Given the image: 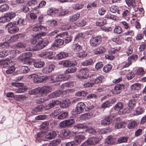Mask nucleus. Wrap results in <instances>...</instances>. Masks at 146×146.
<instances>
[{
    "instance_id": "f257e3e1",
    "label": "nucleus",
    "mask_w": 146,
    "mask_h": 146,
    "mask_svg": "<svg viewBox=\"0 0 146 146\" xmlns=\"http://www.w3.org/2000/svg\"><path fill=\"white\" fill-rule=\"evenodd\" d=\"M52 90L51 86H44L30 90L28 93L30 95L37 94L40 96H44L51 92Z\"/></svg>"
},
{
    "instance_id": "f03ea898",
    "label": "nucleus",
    "mask_w": 146,
    "mask_h": 146,
    "mask_svg": "<svg viewBox=\"0 0 146 146\" xmlns=\"http://www.w3.org/2000/svg\"><path fill=\"white\" fill-rule=\"evenodd\" d=\"M42 40V38L41 37L39 36L37 34L35 36L33 37L31 40V43L32 45H36L32 48H30L26 50L29 51H37L40 50V49H37L38 45H40V43Z\"/></svg>"
},
{
    "instance_id": "7ed1b4c3",
    "label": "nucleus",
    "mask_w": 146,
    "mask_h": 146,
    "mask_svg": "<svg viewBox=\"0 0 146 146\" xmlns=\"http://www.w3.org/2000/svg\"><path fill=\"white\" fill-rule=\"evenodd\" d=\"M32 54L31 52H27L22 54L21 60L25 64H30V63L33 60L31 58Z\"/></svg>"
},
{
    "instance_id": "20e7f679",
    "label": "nucleus",
    "mask_w": 146,
    "mask_h": 146,
    "mask_svg": "<svg viewBox=\"0 0 146 146\" xmlns=\"http://www.w3.org/2000/svg\"><path fill=\"white\" fill-rule=\"evenodd\" d=\"M7 28L9 33L11 34H13L17 32L19 30V29L16 26V23L10 22L6 26Z\"/></svg>"
},
{
    "instance_id": "39448f33",
    "label": "nucleus",
    "mask_w": 146,
    "mask_h": 146,
    "mask_svg": "<svg viewBox=\"0 0 146 146\" xmlns=\"http://www.w3.org/2000/svg\"><path fill=\"white\" fill-rule=\"evenodd\" d=\"M135 104L136 102L134 100L132 99L129 100L128 104V107L129 108H125L124 110H122L121 112H120V114H123L124 113H130L133 109Z\"/></svg>"
},
{
    "instance_id": "423d86ee",
    "label": "nucleus",
    "mask_w": 146,
    "mask_h": 146,
    "mask_svg": "<svg viewBox=\"0 0 146 146\" xmlns=\"http://www.w3.org/2000/svg\"><path fill=\"white\" fill-rule=\"evenodd\" d=\"M75 121L74 119H68L61 121L59 123V125L61 128H66L70 126Z\"/></svg>"
},
{
    "instance_id": "0eeeda50",
    "label": "nucleus",
    "mask_w": 146,
    "mask_h": 146,
    "mask_svg": "<svg viewBox=\"0 0 146 146\" xmlns=\"http://www.w3.org/2000/svg\"><path fill=\"white\" fill-rule=\"evenodd\" d=\"M85 107L84 103L80 102L78 103L75 109L73 111L74 114L76 115L82 113L84 110Z\"/></svg>"
},
{
    "instance_id": "6e6552de",
    "label": "nucleus",
    "mask_w": 146,
    "mask_h": 146,
    "mask_svg": "<svg viewBox=\"0 0 146 146\" xmlns=\"http://www.w3.org/2000/svg\"><path fill=\"white\" fill-rule=\"evenodd\" d=\"M101 139L100 137H90L84 143H85L86 146L95 145L97 144Z\"/></svg>"
},
{
    "instance_id": "1a4fd4ad",
    "label": "nucleus",
    "mask_w": 146,
    "mask_h": 146,
    "mask_svg": "<svg viewBox=\"0 0 146 146\" xmlns=\"http://www.w3.org/2000/svg\"><path fill=\"white\" fill-rule=\"evenodd\" d=\"M88 71V69L87 68L81 69L79 74L76 76L77 77L80 79H84L87 78L89 74Z\"/></svg>"
},
{
    "instance_id": "9d476101",
    "label": "nucleus",
    "mask_w": 146,
    "mask_h": 146,
    "mask_svg": "<svg viewBox=\"0 0 146 146\" xmlns=\"http://www.w3.org/2000/svg\"><path fill=\"white\" fill-rule=\"evenodd\" d=\"M101 38L100 36H97L91 38L90 40V45L92 47L98 46L100 44Z\"/></svg>"
},
{
    "instance_id": "9b49d317",
    "label": "nucleus",
    "mask_w": 146,
    "mask_h": 146,
    "mask_svg": "<svg viewBox=\"0 0 146 146\" xmlns=\"http://www.w3.org/2000/svg\"><path fill=\"white\" fill-rule=\"evenodd\" d=\"M115 114H111L106 117L104 119L101 120V124L104 125H108L110 124L112 122L113 119L114 118Z\"/></svg>"
},
{
    "instance_id": "f8f14e48",
    "label": "nucleus",
    "mask_w": 146,
    "mask_h": 146,
    "mask_svg": "<svg viewBox=\"0 0 146 146\" xmlns=\"http://www.w3.org/2000/svg\"><path fill=\"white\" fill-rule=\"evenodd\" d=\"M115 139L113 137H106L102 144V146H110V145L113 143Z\"/></svg>"
},
{
    "instance_id": "ddd939ff",
    "label": "nucleus",
    "mask_w": 146,
    "mask_h": 146,
    "mask_svg": "<svg viewBox=\"0 0 146 146\" xmlns=\"http://www.w3.org/2000/svg\"><path fill=\"white\" fill-rule=\"evenodd\" d=\"M124 88L123 85L117 84L115 86L114 89L112 90V93L115 94H118L121 92V90L123 89Z\"/></svg>"
},
{
    "instance_id": "4468645a",
    "label": "nucleus",
    "mask_w": 146,
    "mask_h": 146,
    "mask_svg": "<svg viewBox=\"0 0 146 146\" xmlns=\"http://www.w3.org/2000/svg\"><path fill=\"white\" fill-rule=\"evenodd\" d=\"M61 90H57L49 94L48 96L49 98H52L55 97H58L61 96L64 93Z\"/></svg>"
},
{
    "instance_id": "2eb2a0df",
    "label": "nucleus",
    "mask_w": 146,
    "mask_h": 146,
    "mask_svg": "<svg viewBox=\"0 0 146 146\" xmlns=\"http://www.w3.org/2000/svg\"><path fill=\"white\" fill-rule=\"evenodd\" d=\"M55 67L53 64H51L49 66L44 68L42 69V72L44 73L48 74L51 72Z\"/></svg>"
},
{
    "instance_id": "dca6fc26",
    "label": "nucleus",
    "mask_w": 146,
    "mask_h": 146,
    "mask_svg": "<svg viewBox=\"0 0 146 146\" xmlns=\"http://www.w3.org/2000/svg\"><path fill=\"white\" fill-rule=\"evenodd\" d=\"M53 54V52L52 51H45L39 54L38 55L40 57L45 58L52 56Z\"/></svg>"
},
{
    "instance_id": "f3484780",
    "label": "nucleus",
    "mask_w": 146,
    "mask_h": 146,
    "mask_svg": "<svg viewBox=\"0 0 146 146\" xmlns=\"http://www.w3.org/2000/svg\"><path fill=\"white\" fill-rule=\"evenodd\" d=\"M49 123L47 121L43 122L40 125V131L44 132H46L48 129Z\"/></svg>"
},
{
    "instance_id": "a211bd4d",
    "label": "nucleus",
    "mask_w": 146,
    "mask_h": 146,
    "mask_svg": "<svg viewBox=\"0 0 146 146\" xmlns=\"http://www.w3.org/2000/svg\"><path fill=\"white\" fill-rule=\"evenodd\" d=\"M81 45L79 44V43L77 44H74L72 45V48L74 52H77L80 51L82 49V45L80 43Z\"/></svg>"
},
{
    "instance_id": "6ab92c4d",
    "label": "nucleus",
    "mask_w": 146,
    "mask_h": 146,
    "mask_svg": "<svg viewBox=\"0 0 146 146\" xmlns=\"http://www.w3.org/2000/svg\"><path fill=\"white\" fill-rule=\"evenodd\" d=\"M33 31L37 32L38 31H45L47 30V29L45 26H43L41 25H37L34 27L32 29Z\"/></svg>"
},
{
    "instance_id": "aec40b11",
    "label": "nucleus",
    "mask_w": 146,
    "mask_h": 146,
    "mask_svg": "<svg viewBox=\"0 0 146 146\" xmlns=\"http://www.w3.org/2000/svg\"><path fill=\"white\" fill-rule=\"evenodd\" d=\"M60 103V101L58 100H55L54 101L50 102L48 104L46 105V110H48L50 108H52L54 107L56 105Z\"/></svg>"
},
{
    "instance_id": "412c9836",
    "label": "nucleus",
    "mask_w": 146,
    "mask_h": 146,
    "mask_svg": "<svg viewBox=\"0 0 146 146\" xmlns=\"http://www.w3.org/2000/svg\"><path fill=\"white\" fill-rule=\"evenodd\" d=\"M106 48L103 46H101L94 50V53L96 54H98L104 52Z\"/></svg>"
},
{
    "instance_id": "4be33fe9",
    "label": "nucleus",
    "mask_w": 146,
    "mask_h": 146,
    "mask_svg": "<svg viewBox=\"0 0 146 146\" xmlns=\"http://www.w3.org/2000/svg\"><path fill=\"white\" fill-rule=\"evenodd\" d=\"M5 17L8 21H10L16 16L15 13L13 12H7L5 14Z\"/></svg>"
},
{
    "instance_id": "5701e85b",
    "label": "nucleus",
    "mask_w": 146,
    "mask_h": 146,
    "mask_svg": "<svg viewBox=\"0 0 146 146\" xmlns=\"http://www.w3.org/2000/svg\"><path fill=\"white\" fill-rule=\"evenodd\" d=\"M123 105L121 102H119L116 104L114 107V109L117 111H118V113L119 114L121 115L120 114V112H121L123 110L122 108H123Z\"/></svg>"
},
{
    "instance_id": "b1692460",
    "label": "nucleus",
    "mask_w": 146,
    "mask_h": 146,
    "mask_svg": "<svg viewBox=\"0 0 146 146\" xmlns=\"http://www.w3.org/2000/svg\"><path fill=\"white\" fill-rule=\"evenodd\" d=\"M29 78H31L33 82L39 83V76L36 74H33L29 76Z\"/></svg>"
},
{
    "instance_id": "393cba45",
    "label": "nucleus",
    "mask_w": 146,
    "mask_h": 146,
    "mask_svg": "<svg viewBox=\"0 0 146 146\" xmlns=\"http://www.w3.org/2000/svg\"><path fill=\"white\" fill-rule=\"evenodd\" d=\"M62 64L64 66L68 67L71 66H75L77 64V63L75 62L74 63H72L71 62L68 60H66L62 62Z\"/></svg>"
},
{
    "instance_id": "a878e982",
    "label": "nucleus",
    "mask_w": 146,
    "mask_h": 146,
    "mask_svg": "<svg viewBox=\"0 0 146 146\" xmlns=\"http://www.w3.org/2000/svg\"><path fill=\"white\" fill-rule=\"evenodd\" d=\"M104 77L103 76L101 75L97 77L94 82V84H100L104 82Z\"/></svg>"
},
{
    "instance_id": "bb28decb",
    "label": "nucleus",
    "mask_w": 146,
    "mask_h": 146,
    "mask_svg": "<svg viewBox=\"0 0 146 146\" xmlns=\"http://www.w3.org/2000/svg\"><path fill=\"white\" fill-rule=\"evenodd\" d=\"M64 44V40L60 39H56L54 42V45L56 47H60V46L63 45Z\"/></svg>"
},
{
    "instance_id": "cd10ccee",
    "label": "nucleus",
    "mask_w": 146,
    "mask_h": 146,
    "mask_svg": "<svg viewBox=\"0 0 146 146\" xmlns=\"http://www.w3.org/2000/svg\"><path fill=\"white\" fill-rule=\"evenodd\" d=\"M6 39L9 42H15L19 39L18 36L17 34L12 36H7L6 37Z\"/></svg>"
},
{
    "instance_id": "c85d7f7f",
    "label": "nucleus",
    "mask_w": 146,
    "mask_h": 146,
    "mask_svg": "<svg viewBox=\"0 0 146 146\" xmlns=\"http://www.w3.org/2000/svg\"><path fill=\"white\" fill-rule=\"evenodd\" d=\"M80 15L79 13H77L70 16L69 20L70 21L73 22L77 20L80 17Z\"/></svg>"
},
{
    "instance_id": "c756f323",
    "label": "nucleus",
    "mask_w": 146,
    "mask_h": 146,
    "mask_svg": "<svg viewBox=\"0 0 146 146\" xmlns=\"http://www.w3.org/2000/svg\"><path fill=\"white\" fill-rule=\"evenodd\" d=\"M27 90V88L25 87L19 86L15 89L14 90L16 93H23Z\"/></svg>"
},
{
    "instance_id": "7c9ffc66",
    "label": "nucleus",
    "mask_w": 146,
    "mask_h": 146,
    "mask_svg": "<svg viewBox=\"0 0 146 146\" xmlns=\"http://www.w3.org/2000/svg\"><path fill=\"white\" fill-rule=\"evenodd\" d=\"M60 106L64 108L69 106L70 104V101L68 99H66L61 102H60Z\"/></svg>"
},
{
    "instance_id": "2f4dec72",
    "label": "nucleus",
    "mask_w": 146,
    "mask_h": 146,
    "mask_svg": "<svg viewBox=\"0 0 146 146\" xmlns=\"http://www.w3.org/2000/svg\"><path fill=\"white\" fill-rule=\"evenodd\" d=\"M27 97L23 95H16L14 97V99L17 101H21L26 99Z\"/></svg>"
},
{
    "instance_id": "473e14b6",
    "label": "nucleus",
    "mask_w": 146,
    "mask_h": 146,
    "mask_svg": "<svg viewBox=\"0 0 146 146\" xmlns=\"http://www.w3.org/2000/svg\"><path fill=\"white\" fill-rule=\"evenodd\" d=\"M58 12V10H55V9L53 8H50L48 10L47 13L48 15L51 16L54 14L57 15Z\"/></svg>"
},
{
    "instance_id": "72a5a7b5",
    "label": "nucleus",
    "mask_w": 146,
    "mask_h": 146,
    "mask_svg": "<svg viewBox=\"0 0 146 146\" xmlns=\"http://www.w3.org/2000/svg\"><path fill=\"white\" fill-rule=\"evenodd\" d=\"M106 23V19H100L97 20L96 23V26L100 27L104 25Z\"/></svg>"
},
{
    "instance_id": "f704fd0d",
    "label": "nucleus",
    "mask_w": 146,
    "mask_h": 146,
    "mask_svg": "<svg viewBox=\"0 0 146 146\" xmlns=\"http://www.w3.org/2000/svg\"><path fill=\"white\" fill-rule=\"evenodd\" d=\"M74 86V84L72 82H69L65 83L61 85V88L63 89L67 87H71Z\"/></svg>"
},
{
    "instance_id": "c9c22d12",
    "label": "nucleus",
    "mask_w": 146,
    "mask_h": 146,
    "mask_svg": "<svg viewBox=\"0 0 146 146\" xmlns=\"http://www.w3.org/2000/svg\"><path fill=\"white\" fill-rule=\"evenodd\" d=\"M48 43V40H46L43 41V39L42 38V40L40 43V45H38V47H37V48L40 49V50L42 49L47 45Z\"/></svg>"
},
{
    "instance_id": "e433bc0d",
    "label": "nucleus",
    "mask_w": 146,
    "mask_h": 146,
    "mask_svg": "<svg viewBox=\"0 0 146 146\" xmlns=\"http://www.w3.org/2000/svg\"><path fill=\"white\" fill-rule=\"evenodd\" d=\"M131 64V62L127 60V61L122 62L120 64V66L122 68L128 67Z\"/></svg>"
},
{
    "instance_id": "4c0bfd02",
    "label": "nucleus",
    "mask_w": 146,
    "mask_h": 146,
    "mask_svg": "<svg viewBox=\"0 0 146 146\" xmlns=\"http://www.w3.org/2000/svg\"><path fill=\"white\" fill-rule=\"evenodd\" d=\"M110 10L112 13H115L117 11L118 14H120V13L118 9V7L115 5H112L110 8Z\"/></svg>"
},
{
    "instance_id": "58836bf2",
    "label": "nucleus",
    "mask_w": 146,
    "mask_h": 146,
    "mask_svg": "<svg viewBox=\"0 0 146 146\" xmlns=\"http://www.w3.org/2000/svg\"><path fill=\"white\" fill-rule=\"evenodd\" d=\"M143 111V110L142 108L138 107L134 111L133 114L135 115H138L141 114Z\"/></svg>"
},
{
    "instance_id": "ea45409f",
    "label": "nucleus",
    "mask_w": 146,
    "mask_h": 146,
    "mask_svg": "<svg viewBox=\"0 0 146 146\" xmlns=\"http://www.w3.org/2000/svg\"><path fill=\"white\" fill-rule=\"evenodd\" d=\"M131 90H138L141 89L140 84L139 83H136L132 85L131 87Z\"/></svg>"
},
{
    "instance_id": "a19ab883",
    "label": "nucleus",
    "mask_w": 146,
    "mask_h": 146,
    "mask_svg": "<svg viewBox=\"0 0 146 146\" xmlns=\"http://www.w3.org/2000/svg\"><path fill=\"white\" fill-rule=\"evenodd\" d=\"M93 61L92 58H90L85 60L81 63V64L84 66H88L91 65L93 63Z\"/></svg>"
},
{
    "instance_id": "79ce46f5",
    "label": "nucleus",
    "mask_w": 146,
    "mask_h": 146,
    "mask_svg": "<svg viewBox=\"0 0 146 146\" xmlns=\"http://www.w3.org/2000/svg\"><path fill=\"white\" fill-rule=\"evenodd\" d=\"M126 3L129 7L132 6L134 7L136 6L135 0H125Z\"/></svg>"
},
{
    "instance_id": "37998d69",
    "label": "nucleus",
    "mask_w": 146,
    "mask_h": 146,
    "mask_svg": "<svg viewBox=\"0 0 146 146\" xmlns=\"http://www.w3.org/2000/svg\"><path fill=\"white\" fill-rule=\"evenodd\" d=\"M44 62L43 61L35 62L33 63L34 67L36 68H40L43 66L44 64Z\"/></svg>"
},
{
    "instance_id": "c03bdc74",
    "label": "nucleus",
    "mask_w": 146,
    "mask_h": 146,
    "mask_svg": "<svg viewBox=\"0 0 146 146\" xmlns=\"http://www.w3.org/2000/svg\"><path fill=\"white\" fill-rule=\"evenodd\" d=\"M77 68L74 67L68 68L65 71V73H74L76 71Z\"/></svg>"
},
{
    "instance_id": "a18cd8bd",
    "label": "nucleus",
    "mask_w": 146,
    "mask_h": 146,
    "mask_svg": "<svg viewBox=\"0 0 146 146\" xmlns=\"http://www.w3.org/2000/svg\"><path fill=\"white\" fill-rule=\"evenodd\" d=\"M84 34L83 33H80L77 35L75 39V41H77L79 40H82L84 37Z\"/></svg>"
},
{
    "instance_id": "49530a36",
    "label": "nucleus",
    "mask_w": 146,
    "mask_h": 146,
    "mask_svg": "<svg viewBox=\"0 0 146 146\" xmlns=\"http://www.w3.org/2000/svg\"><path fill=\"white\" fill-rule=\"evenodd\" d=\"M48 24L50 27L54 28L57 25V21L54 20H50L48 22Z\"/></svg>"
},
{
    "instance_id": "de8ad7c7",
    "label": "nucleus",
    "mask_w": 146,
    "mask_h": 146,
    "mask_svg": "<svg viewBox=\"0 0 146 146\" xmlns=\"http://www.w3.org/2000/svg\"><path fill=\"white\" fill-rule=\"evenodd\" d=\"M68 12L69 11L68 10L62 9L59 12L58 11L57 15L58 16H64L68 14Z\"/></svg>"
},
{
    "instance_id": "09e8293b",
    "label": "nucleus",
    "mask_w": 146,
    "mask_h": 146,
    "mask_svg": "<svg viewBox=\"0 0 146 146\" xmlns=\"http://www.w3.org/2000/svg\"><path fill=\"white\" fill-rule=\"evenodd\" d=\"M97 131L99 133L102 134L106 133L110 131L111 130L109 128H108L102 129H98Z\"/></svg>"
},
{
    "instance_id": "8fccbe9b",
    "label": "nucleus",
    "mask_w": 146,
    "mask_h": 146,
    "mask_svg": "<svg viewBox=\"0 0 146 146\" xmlns=\"http://www.w3.org/2000/svg\"><path fill=\"white\" fill-rule=\"evenodd\" d=\"M122 31V29L119 26L115 27L113 30V32L114 33L118 34H121Z\"/></svg>"
},
{
    "instance_id": "3c124183",
    "label": "nucleus",
    "mask_w": 146,
    "mask_h": 146,
    "mask_svg": "<svg viewBox=\"0 0 146 146\" xmlns=\"http://www.w3.org/2000/svg\"><path fill=\"white\" fill-rule=\"evenodd\" d=\"M105 17L108 19H112L113 20H117V18L115 15L110 13H108L106 15H105Z\"/></svg>"
},
{
    "instance_id": "603ef678",
    "label": "nucleus",
    "mask_w": 146,
    "mask_h": 146,
    "mask_svg": "<svg viewBox=\"0 0 146 146\" xmlns=\"http://www.w3.org/2000/svg\"><path fill=\"white\" fill-rule=\"evenodd\" d=\"M9 9V7L7 4H3L0 6V11L4 12L7 11Z\"/></svg>"
},
{
    "instance_id": "864d4df0",
    "label": "nucleus",
    "mask_w": 146,
    "mask_h": 146,
    "mask_svg": "<svg viewBox=\"0 0 146 146\" xmlns=\"http://www.w3.org/2000/svg\"><path fill=\"white\" fill-rule=\"evenodd\" d=\"M112 66L110 64H107L105 65L103 69V71L105 72H108L111 70Z\"/></svg>"
},
{
    "instance_id": "5fc2aeb1",
    "label": "nucleus",
    "mask_w": 146,
    "mask_h": 146,
    "mask_svg": "<svg viewBox=\"0 0 146 146\" xmlns=\"http://www.w3.org/2000/svg\"><path fill=\"white\" fill-rule=\"evenodd\" d=\"M137 125V122L135 121H132L129 123L127 127L128 128L131 129L136 127Z\"/></svg>"
},
{
    "instance_id": "6e6d98bb",
    "label": "nucleus",
    "mask_w": 146,
    "mask_h": 146,
    "mask_svg": "<svg viewBox=\"0 0 146 146\" xmlns=\"http://www.w3.org/2000/svg\"><path fill=\"white\" fill-rule=\"evenodd\" d=\"M26 44L25 42H20L15 44L16 47L17 48H25L26 46Z\"/></svg>"
},
{
    "instance_id": "4d7b16f0",
    "label": "nucleus",
    "mask_w": 146,
    "mask_h": 146,
    "mask_svg": "<svg viewBox=\"0 0 146 146\" xmlns=\"http://www.w3.org/2000/svg\"><path fill=\"white\" fill-rule=\"evenodd\" d=\"M83 7V5L81 3L75 4L73 6V8L75 10H79L82 9Z\"/></svg>"
},
{
    "instance_id": "13d9d810",
    "label": "nucleus",
    "mask_w": 146,
    "mask_h": 146,
    "mask_svg": "<svg viewBox=\"0 0 146 146\" xmlns=\"http://www.w3.org/2000/svg\"><path fill=\"white\" fill-rule=\"evenodd\" d=\"M120 50V47H119L111 48L109 51V53L110 54H113L117 52Z\"/></svg>"
},
{
    "instance_id": "bf43d9fd",
    "label": "nucleus",
    "mask_w": 146,
    "mask_h": 146,
    "mask_svg": "<svg viewBox=\"0 0 146 146\" xmlns=\"http://www.w3.org/2000/svg\"><path fill=\"white\" fill-rule=\"evenodd\" d=\"M77 56L80 58H83L87 56V54L84 51L82 52H78L77 54Z\"/></svg>"
},
{
    "instance_id": "052dcab7",
    "label": "nucleus",
    "mask_w": 146,
    "mask_h": 146,
    "mask_svg": "<svg viewBox=\"0 0 146 146\" xmlns=\"http://www.w3.org/2000/svg\"><path fill=\"white\" fill-rule=\"evenodd\" d=\"M125 124L124 122H120L115 125V127L117 129L123 128L125 127Z\"/></svg>"
},
{
    "instance_id": "680f3d73",
    "label": "nucleus",
    "mask_w": 146,
    "mask_h": 146,
    "mask_svg": "<svg viewBox=\"0 0 146 146\" xmlns=\"http://www.w3.org/2000/svg\"><path fill=\"white\" fill-rule=\"evenodd\" d=\"M29 68L27 66H22L20 69V71L22 73H26L29 72Z\"/></svg>"
},
{
    "instance_id": "e2e57ef3",
    "label": "nucleus",
    "mask_w": 146,
    "mask_h": 146,
    "mask_svg": "<svg viewBox=\"0 0 146 146\" xmlns=\"http://www.w3.org/2000/svg\"><path fill=\"white\" fill-rule=\"evenodd\" d=\"M38 4L37 1L35 0H31L28 1L27 5L33 6L36 5Z\"/></svg>"
},
{
    "instance_id": "0e129e2a",
    "label": "nucleus",
    "mask_w": 146,
    "mask_h": 146,
    "mask_svg": "<svg viewBox=\"0 0 146 146\" xmlns=\"http://www.w3.org/2000/svg\"><path fill=\"white\" fill-rule=\"evenodd\" d=\"M10 60H4L1 61L0 64H3L4 67H9V64Z\"/></svg>"
},
{
    "instance_id": "69168bd1",
    "label": "nucleus",
    "mask_w": 146,
    "mask_h": 146,
    "mask_svg": "<svg viewBox=\"0 0 146 146\" xmlns=\"http://www.w3.org/2000/svg\"><path fill=\"white\" fill-rule=\"evenodd\" d=\"M61 141L60 139L52 141L50 143V146H55L60 143Z\"/></svg>"
},
{
    "instance_id": "338daca9",
    "label": "nucleus",
    "mask_w": 146,
    "mask_h": 146,
    "mask_svg": "<svg viewBox=\"0 0 146 146\" xmlns=\"http://www.w3.org/2000/svg\"><path fill=\"white\" fill-rule=\"evenodd\" d=\"M57 133L55 131L52 130L50 131L46 135L48 137H55L57 136Z\"/></svg>"
},
{
    "instance_id": "774afa93",
    "label": "nucleus",
    "mask_w": 146,
    "mask_h": 146,
    "mask_svg": "<svg viewBox=\"0 0 146 146\" xmlns=\"http://www.w3.org/2000/svg\"><path fill=\"white\" fill-rule=\"evenodd\" d=\"M61 112V111L60 109H58L55 110L53 112L50 114L51 117H54L58 115Z\"/></svg>"
}]
</instances>
